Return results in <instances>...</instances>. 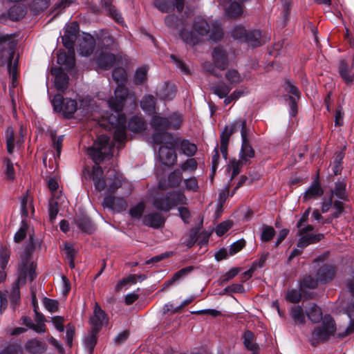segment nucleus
<instances>
[{"mask_svg": "<svg viewBox=\"0 0 354 354\" xmlns=\"http://www.w3.org/2000/svg\"><path fill=\"white\" fill-rule=\"evenodd\" d=\"M113 79L118 83L115 90L114 97L108 100L109 108L113 113L103 116L100 125L108 130L114 129V140L118 147L126 140V117L122 113L124 102L129 100L133 106H136V97L129 93L127 88L121 84L127 80V73L123 68L117 67L113 71Z\"/></svg>", "mask_w": 354, "mask_h": 354, "instance_id": "nucleus-1", "label": "nucleus"}, {"mask_svg": "<svg viewBox=\"0 0 354 354\" xmlns=\"http://www.w3.org/2000/svg\"><path fill=\"white\" fill-rule=\"evenodd\" d=\"M103 171L100 166L93 168V181L95 188L99 191L105 190L108 194L102 202V206L111 209L118 212L124 211L127 207V203L124 198H117L111 194L123 185V180L121 176L115 175L113 178H102Z\"/></svg>", "mask_w": 354, "mask_h": 354, "instance_id": "nucleus-2", "label": "nucleus"}, {"mask_svg": "<svg viewBox=\"0 0 354 354\" xmlns=\"http://www.w3.org/2000/svg\"><path fill=\"white\" fill-rule=\"evenodd\" d=\"M178 34L183 42L193 46L199 43L205 36L211 41L220 39L223 36V31L218 21L209 24L203 18L198 17L195 18L192 29L187 24H183Z\"/></svg>", "mask_w": 354, "mask_h": 354, "instance_id": "nucleus-3", "label": "nucleus"}, {"mask_svg": "<svg viewBox=\"0 0 354 354\" xmlns=\"http://www.w3.org/2000/svg\"><path fill=\"white\" fill-rule=\"evenodd\" d=\"M35 249L33 236L29 234V241L25 248V250L20 257V263L18 268V278L12 284L9 297L11 304L15 308L20 301V285L24 284L28 279L30 281L36 277V265L31 257V254Z\"/></svg>", "mask_w": 354, "mask_h": 354, "instance_id": "nucleus-4", "label": "nucleus"}, {"mask_svg": "<svg viewBox=\"0 0 354 354\" xmlns=\"http://www.w3.org/2000/svg\"><path fill=\"white\" fill-rule=\"evenodd\" d=\"M17 41L15 35H5L0 36V65H7L8 71L12 77V86L17 85V59L14 62V55Z\"/></svg>", "mask_w": 354, "mask_h": 354, "instance_id": "nucleus-5", "label": "nucleus"}, {"mask_svg": "<svg viewBox=\"0 0 354 354\" xmlns=\"http://www.w3.org/2000/svg\"><path fill=\"white\" fill-rule=\"evenodd\" d=\"M153 145H160L158 156L162 164L172 166L177 161V156L174 147L177 145L178 139L169 133H155L152 136Z\"/></svg>", "mask_w": 354, "mask_h": 354, "instance_id": "nucleus-6", "label": "nucleus"}, {"mask_svg": "<svg viewBox=\"0 0 354 354\" xmlns=\"http://www.w3.org/2000/svg\"><path fill=\"white\" fill-rule=\"evenodd\" d=\"M100 45L101 48L96 57V63L100 68L108 69L120 62V57L112 52L117 46L112 37L106 33L103 35L100 38Z\"/></svg>", "mask_w": 354, "mask_h": 354, "instance_id": "nucleus-7", "label": "nucleus"}, {"mask_svg": "<svg viewBox=\"0 0 354 354\" xmlns=\"http://www.w3.org/2000/svg\"><path fill=\"white\" fill-rule=\"evenodd\" d=\"M336 330L335 324L330 315L323 317L320 325L315 327L310 337V342L314 346L327 341L330 337L335 335Z\"/></svg>", "mask_w": 354, "mask_h": 354, "instance_id": "nucleus-8", "label": "nucleus"}, {"mask_svg": "<svg viewBox=\"0 0 354 354\" xmlns=\"http://www.w3.org/2000/svg\"><path fill=\"white\" fill-rule=\"evenodd\" d=\"M113 147L109 145V137L99 136L92 147L88 149V154L96 165H99L112 153Z\"/></svg>", "mask_w": 354, "mask_h": 354, "instance_id": "nucleus-9", "label": "nucleus"}, {"mask_svg": "<svg viewBox=\"0 0 354 354\" xmlns=\"http://www.w3.org/2000/svg\"><path fill=\"white\" fill-rule=\"evenodd\" d=\"M187 203V198L181 192H171L154 199L153 206L158 210L169 212L178 205Z\"/></svg>", "mask_w": 354, "mask_h": 354, "instance_id": "nucleus-10", "label": "nucleus"}, {"mask_svg": "<svg viewBox=\"0 0 354 354\" xmlns=\"http://www.w3.org/2000/svg\"><path fill=\"white\" fill-rule=\"evenodd\" d=\"M212 55L214 66L209 63H205L203 65V68L211 74L218 76V74L216 73L215 68L223 71L229 65L227 53L223 48L216 47L212 50Z\"/></svg>", "mask_w": 354, "mask_h": 354, "instance_id": "nucleus-11", "label": "nucleus"}, {"mask_svg": "<svg viewBox=\"0 0 354 354\" xmlns=\"http://www.w3.org/2000/svg\"><path fill=\"white\" fill-rule=\"evenodd\" d=\"M51 103L55 111L62 112L67 118L71 116L77 109V104L75 100L64 98L60 94L55 95Z\"/></svg>", "mask_w": 354, "mask_h": 354, "instance_id": "nucleus-12", "label": "nucleus"}, {"mask_svg": "<svg viewBox=\"0 0 354 354\" xmlns=\"http://www.w3.org/2000/svg\"><path fill=\"white\" fill-rule=\"evenodd\" d=\"M109 322V318L106 313L101 308L97 303L95 304L93 315L89 319L91 329L94 332H99L101 328L106 326Z\"/></svg>", "mask_w": 354, "mask_h": 354, "instance_id": "nucleus-13", "label": "nucleus"}, {"mask_svg": "<svg viewBox=\"0 0 354 354\" xmlns=\"http://www.w3.org/2000/svg\"><path fill=\"white\" fill-rule=\"evenodd\" d=\"M238 130H240L241 136L243 133L245 137L248 136L249 129L247 128L245 120L236 119L234 120L225 127L220 137L230 140V136Z\"/></svg>", "mask_w": 354, "mask_h": 354, "instance_id": "nucleus-14", "label": "nucleus"}, {"mask_svg": "<svg viewBox=\"0 0 354 354\" xmlns=\"http://www.w3.org/2000/svg\"><path fill=\"white\" fill-rule=\"evenodd\" d=\"M198 231L196 228H193L189 230L182 238V244L192 248L198 239H201L199 242L201 245L206 244L208 241L209 234L207 232H203L198 235Z\"/></svg>", "mask_w": 354, "mask_h": 354, "instance_id": "nucleus-15", "label": "nucleus"}, {"mask_svg": "<svg viewBox=\"0 0 354 354\" xmlns=\"http://www.w3.org/2000/svg\"><path fill=\"white\" fill-rule=\"evenodd\" d=\"M286 91L293 95V96L288 97L290 113V115L294 117L297 113V101L299 99L300 92L298 88L294 85V84L290 80H286Z\"/></svg>", "mask_w": 354, "mask_h": 354, "instance_id": "nucleus-16", "label": "nucleus"}, {"mask_svg": "<svg viewBox=\"0 0 354 354\" xmlns=\"http://www.w3.org/2000/svg\"><path fill=\"white\" fill-rule=\"evenodd\" d=\"M95 40L94 37L88 33H84L79 44V52L82 56L91 55L95 48Z\"/></svg>", "mask_w": 354, "mask_h": 354, "instance_id": "nucleus-17", "label": "nucleus"}, {"mask_svg": "<svg viewBox=\"0 0 354 354\" xmlns=\"http://www.w3.org/2000/svg\"><path fill=\"white\" fill-rule=\"evenodd\" d=\"M254 157V151L249 143L248 136H244L242 133V144L241 148L239 152V158L242 162H245V164H249L250 162V159Z\"/></svg>", "mask_w": 354, "mask_h": 354, "instance_id": "nucleus-18", "label": "nucleus"}, {"mask_svg": "<svg viewBox=\"0 0 354 354\" xmlns=\"http://www.w3.org/2000/svg\"><path fill=\"white\" fill-rule=\"evenodd\" d=\"M57 63L64 66L66 69H71L74 67L75 63V51L59 50L57 53Z\"/></svg>", "mask_w": 354, "mask_h": 354, "instance_id": "nucleus-19", "label": "nucleus"}, {"mask_svg": "<svg viewBox=\"0 0 354 354\" xmlns=\"http://www.w3.org/2000/svg\"><path fill=\"white\" fill-rule=\"evenodd\" d=\"M142 221L147 226L153 228H159L164 225L165 219L161 214L153 212L145 215Z\"/></svg>", "mask_w": 354, "mask_h": 354, "instance_id": "nucleus-20", "label": "nucleus"}, {"mask_svg": "<svg viewBox=\"0 0 354 354\" xmlns=\"http://www.w3.org/2000/svg\"><path fill=\"white\" fill-rule=\"evenodd\" d=\"M52 74L55 75V85L57 90L64 91L68 87V77L62 71L61 68H54L51 71Z\"/></svg>", "mask_w": 354, "mask_h": 354, "instance_id": "nucleus-21", "label": "nucleus"}, {"mask_svg": "<svg viewBox=\"0 0 354 354\" xmlns=\"http://www.w3.org/2000/svg\"><path fill=\"white\" fill-rule=\"evenodd\" d=\"M335 267L331 265H325L321 267L317 272V278L321 283L330 281L335 277Z\"/></svg>", "mask_w": 354, "mask_h": 354, "instance_id": "nucleus-22", "label": "nucleus"}, {"mask_svg": "<svg viewBox=\"0 0 354 354\" xmlns=\"http://www.w3.org/2000/svg\"><path fill=\"white\" fill-rule=\"evenodd\" d=\"M323 234H306L301 235L297 242L298 248H306L310 244H315L322 239H324Z\"/></svg>", "mask_w": 354, "mask_h": 354, "instance_id": "nucleus-23", "label": "nucleus"}, {"mask_svg": "<svg viewBox=\"0 0 354 354\" xmlns=\"http://www.w3.org/2000/svg\"><path fill=\"white\" fill-rule=\"evenodd\" d=\"M46 348V343L37 338L30 339L26 344V349L31 353H42Z\"/></svg>", "mask_w": 354, "mask_h": 354, "instance_id": "nucleus-24", "label": "nucleus"}, {"mask_svg": "<svg viewBox=\"0 0 354 354\" xmlns=\"http://www.w3.org/2000/svg\"><path fill=\"white\" fill-rule=\"evenodd\" d=\"M323 190L318 183V181H314L311 185L304 192L303 199L304 201L308 200L314 199L318 196L322 195Z\"/></svg>", "mask_w": 354, "mask_h": 354, "instance_id": "nucleus-25", "label": "nucleus"}, {"mask_svg": "<svg viewBox=\"0 0 354 354\" xmlns=\"http://www.w3.org/2000/svg\"><path fill=\"white\" fill-rule=\"evenodd\" d=\"M151 125L157 131L156 133H166L165 131L170 128L169 120L158 115L152 118Z\"/></svg>", "mask_w": 354, "mask_h": 354, "instance_id": "nucleus-26", "label": "nucleus"}, {"mask_svg": "<svg viewBox=\"0 0 354 354\" xmlns=\"http://www.w3.org/2000/svg\"><path fill=\"white\" fill-rule=\"evenodd\" d=\"M35 209L32 205V199L26 194L21 198V212L24 218L28 216L30 213H34Z\"/></svg>", "mask_w": 354, "mask_h": 354, "instance_id": "nucleus-27", "label": "nucleus"}, {"mask_svg": "<svg viewBox=\"0 0 354 354\" xmlns=\"http://www.w3.org/2000/svg\"><path fill=\"white\" fill-rule=\"evenodd\" d=\"M8 17L12 21H17L26 15V8L21 4H15L8 11Z\"/></svg>", "mask_w": 354, "mask_h": 354, "instance_id": "nucleus-28", "label": "nucleus"}, {"mask_svg": "<svg viewBox=\"0 0 354 354\" xmlns=\"http://www.w3.org/2000/svg\"><path fill=\"white\" fill-rule=\"evenodd\" d=\"M261 32L257 30H254L250 32H248L245 39L243 41L246 42L249 46L252 47H257L259 46L261 43Z\"/></svg>", "mask_w": 354, "mask_h": 354, "instance_id": "nucleus-29", "label": "nucleus"}, {"mask_svg": "<svg viewBox=\"0 0 354 354\" xmlns=\"http://www.w3.org/2000/svg\"><path fill=\"white\" fill-rule=\"evenodd\" d=\"M146 123L144 119L139 116H134L129 122V129L133 132H140L145 129Z\"/></svg>", "mask_w": 354, "mask_h": 354, "instance_id": "nucleus-30", "label": "nucleus"}, {"mask_svg": "<svg viewBox=\"0 0 354 354\" xmlns=\"http://www.w3.org/2000/svg\"><path fill=\"white\" fill-rule=\"evenodd\" d=\"M225 77L232 86H235L243 81V77L234 68L229 69L226 72Z\"/></svg>", "mask_w": 354, "mask_h": 354, "instance_id": "nucleus-31", "label": "nucleus"}, {"mask_svg": "<svg viewBox=\"0 0 354 354\" xmlns=\"http://www.w3.org/2000/svg\"><path fill=\"white\" fill-rule=\"evenodd\" d=\"M346 183L343 181H339L335 183V187L331 190L330 196L332 198L335 195L339 199L345 201L347 199V195L346 192Z\"/></svg>", "mask_w": 354, "mask_h": 354, "instance_id": "nucleus-32", "label": "nucleus"}, {"mask_svg": "<svg viewBox=\"0 0 354 354\" xmlns=\"http://www.w3.org/2000/svg\"><path fill=\"white\" fill-rule=\"evenodd\" d=\"M339 72L341 77L344 79L346 84H351L353 82L354 75L351 73L348 70V66L344 60H342L339 62Z\"/></svg>", "mask_w": 354, "mask_h": 354, "instance_id": "nucleus-33", "label": "nucleus"}, {"mask_svg": "<svg viewBox=\"0 0 354 354\" xmlns=\"http://www.w3.org/2000/svg\"><path fill=\"white\" fill-rule=\"evenodd\" d=\"M306 315L312 322H318L322 318V312L319 306L313 304L306 310Z\"/></svg>", "mask_w": 354, "mask_h": 354, "instance_id": "nucleus-34", "label": "nucleus"}, {"mask_svg": "<svg viewBox=\"0 0 354 354\" xmlns=\"http://www.w3.org/2000/svg\"><path fill=\"white\" fill-rule=\"evenodd\" d=\"M156 100L152 95L145 96L140 102L141 108L149 113H153L155 111Z\"/></svg>", "mask_w": 354, "mask_h": 354, "instance_id": "nucleus-35", "label": "nucleus"}, {"mask_svg": "<svg viewBox=\"0 0 354 354\" xmlns=\"http://www.w3.org/2000/svg\"><path fill=\"white\" fill-rule=\"evenodd\" d=\"M182 152L187 156L192 157L195 155L197 151V147L195 144L190 142L187 140H183L180 144Z\"/></svg>", "mask_w": 354, "mask_h": 354, "instance_id": "nucleus-36", "label": "nucleus"}, {"mask_svg": "<svg viewBox=\"0 0 354 354\" xmlns=\"http://www.w3.org/2000/svg\"><path fill=\"white\" fill-rule=\"evenodd\" d=\"M102 4L109 14L113 16L118 23L122 22L121 15L118 13L117 10L112 5L111 0H102Z\"/></svg>", "mask_w": 354, "mask_h": 354, "instance_id": "nucleus-37", "label": "nucleus"}, {"mask_svg": "<svg viewBox=\"0 0 354 354\" xmlns=\"http://www.w3.org/2000/svg\"><path fill=\"white\" fill-rule=\"evenodd\" d=\"M153 4L162 12H169L174 7L171 0H154Z\"/></svg>", "mask_w": 354, "mask_h": 354, "instance_id": "nucleus-38", "label": "nucleus"}, {"mask_svg": "<svg viewBox=\"0 0 354 354\" xmlns=\"http://www.w3.org/2000/svg\"><path fill=\"white\" fill-rule=\"evenodd\" d=\"M98 332H94L93 329L89 332L88 336L85 338L84 344L88 353H92L97 342V335Z\"/></svg>", "mask_w": 354, "mask_h": 354, "instance_id": "nucleus-39", "label": "nucleus"}, {"mask_svg": "<svg viewBox=\"0 0 354 354\" xmlns=\"http://www.w3.org/2000/svg\"><path fill=\"white\" fill-rule=\"evenodd\" d=\"M290 315L295 322L299 324L305 323V315L301 306H297L292 308Z\"/></svg>", "mask_w": 354, "mask_h": 354, "instance_id": "nucleus-40", "label": "nucleus"}, {"mask_svg": "<svg viewBox=\"0 0 354 354\" xmlns=\"http://www.w3.org/2000/svg\"><path fill=\"white\" fill-rule=\"evenodd\" d=\"M182 172L178 170H174L168 176V183L173 187H178L182 181Z\"/></svg>", "mask_w": 354, "mask_h": 354, "instance_id": "nucleus-41", "label": "nucleus"}, {"mask_svg": "<svg viewBox=\"0 0 354 354\" xmlns=\"http://www.w3.org/2000/svg\"><path fill=\"white\" fill-rule=\"evenodd\" d=\"M243 165H245V162H242L240 158L239 160L233 159L230 161L227 169L232 171L231 178H233L240 173L241 169Z\"/></svg>", "mask_w": 354, "mask_h": 354, "instance_id": "nucleus-42", "label": "nucleus"}, {"mask_svg": "<svg viewBox=\"0 0 354 354\" xmlns=\"http://www.w3.org/2000/svg\"><path fill=\"white\" fill-rule=\"evenodd\" d=\"M7 150L9 153H12L14 151L15 142V134L12 128L9 127L6 131Z\"/></svg>", "mask_w": 354, "mask_h": 354, "instance_id": "nucleus-43", "label": "nucleus"}, {"mask_svg": "<svg viewBox=\"0 0 354 354\" xmlns=\"http://www.w3.org/2000/svg\"><path fill=\"white\" fill-rule=\"evenodd\" d=\"M214 93L220 98L225 97L230 92L232 87L226 84H218L213 88Z\"/></svg>", "mask_w": 354, "mask_h": 354, "instance_id": "nucleus-44", "label": "nucleus"}, {"mask_svg": "<svg viewBox=\"0 0 354 354\" xmlns=\"http://www.w3.org/2000/svg\"><path fill=\"white\" fill-rule=\"evenodd\" d=\"M10 250L6 246L0 245V268L4 270L10 258Z\"/></svg>", "mask_w": 354, "mask_h": 354, "instance_id": "nucleus-45", "label": "nucleus"}, {"mask_svg": "<svg viewBox=\"0 0 354 354\" xmlns=\"http://www.w3.org/2000/svg\"><path fill=\"white\" fill-rule=\"evenodd\" d=\"M137 279H138L140 281H142L145 279V277L144 275H136V274L131 275L129 277L122 279L116 285V287H115L116 290H118V291L120 290L122 287L127 283H132V284L136 283L137 281Z\"/></svg>", "mask_w": 354, "mask_h": 354, "instance_id": "nucleus-46", "label": "nucleus"}, {"mask_svg": "<svg viewBox=\"0 0 354 354\" xmlns=\"http://www.w3.org/2000/svg\"><path fill=\"white\" fill-rule=\"evenodd\" d=\"M183 183L186 190L193 192H198L199 186L196 177L193 176L186 178L183 180Z\"/></svg>", "mask_w": 354, "mask_h": 354, "instance_id": "nucleus-47", "label": "nucleus"}, {"mask_svg": "<svg viewBox=\"0 0 354 354\" xmlns=\"http://www.w3.org/2000/svg\"><path fill=\"white\" fill-rule=\"evenodd\" d=\"M28 230V226L24 219L21 221V225L19 230L14 236V241L16 243L21 242L26 236Z\"/></svg>", "mask_w": 354, "mask_h": 354, "instance_id": "nucleus-48", "label": "nucleus"}, {"mask_svg": "<svg viewBox=\"0 0 354 354\" xmlns=\"http://www.w3.org/2000/svg\"><path fill=\"white\" fill-rule=\"evenodd\" d=\"M148 68L147 66H142L138 68L134 76V82L136 84H142L147 78Z\"/></svg>", "mask_w": 354, "mask_h": 354, "instance_id": "nucleus-49", "label": "nucleus"}, {"mask_svg": "<svg viewBox=\"0 0 354 354\" xmlns=\"http://www.w3.org/2000/svg\"><path fill=\"white\" fill-rule=\"evenodd\" d=\"M194 270L193 266H187L186 268L180 269L179 271L176 272L173 277L168 281L169 283H171L174 281H178L180 279L185 277L188 274L192 272Z\"/></svg>", "mask_w": 354, "mask_h": 354, "instance_id": "nucleus-50", "label": "nucleus"}, {"mask_svg": "<svg viewBox=\"0 0 354 354\" xmlns=\"http://www.w3.org/2000/svg\"><path fill=\"white\" fill-rule=\"evenodd\" d=\"M165 24L167 27L171 29L178 28L180 26V30L183 27V24H186L185 23L181 21L180 24L178 23L179 20L177 17L174 15H168L165 18Z\"/></svg>", "mask_w": 354, "mask_h": 354, "instance_id": "nucleus-51", "label": "nucleus"}, {"mask_svg": "<svg viewBox=\"0 0 354 354\" xmlns=\"http://www.w3.org/2000/svg\"><path fill=\"white\" fill-rule=\"evenodd\" d=\"M78 32L79 24L76 21H73L66 27L64 35H67L71 39H76Z\"/></svg>", "mask_w": 354, "mask_h": 354, "instance_id": "nucleus-52", "label": "nucleus"}, {"mask_svg": "<svg viewBox=\"0 0 354 354\" xmlns=\"http://www.w3.org/2000/svg\"><path fill=\"white\" fill-rule=\"evenodd\" d=\"M243 343L248 349L250 351L255 349L256 345L254 342V335L251 331L247 330L244 333Z\"/></svg>", "mask_w": 354, "mask_h": 354, "instance_id": "nucleus-53", "label": "nucleus"}, {"mask_svg": "<svg viewBox=\"0 0 354 354\" xmlns=\"http://www.w3.org/2000/svg\"><path fill=\"white\" fill-rule=\"evenodd\" d=\"M76 224L79 228L85 232L91 233L93 230V224L87 218H79L76 221Z\"/></svg>", "mask_w": 354, "mask_h": 354, "instance_id": "nucleus-54", "label": "nucleus"}, {"mask_svg": "<svg viewBox=\"0 0 354 354\" xmlns=\"http://www.w3.org/2000/svg\"><path fill=\"white\" fill-rule=\"evenodd\" d=\"M248 31L245 28L242 26H237L234 27L232 30V36L236 39H239L241 41L245 39Z\"/></svg>", "mask_w": 354, "mask_h": 354, "instance_id": "nucleus-55", "label": "nucleus"}, {"mask_svg": "<svg viewBox=\"0 0 354 354\" xmlns=\"http://www.w3.org/2000/svg\"><path fill=\"white\" fill-rule=\"evenodd\" d=\"M145 209V204L142 202H140L130 209L129 214L133 218H140L142 215Z\"/></svg>", "mask_w": 354, "mask_h": 354, "instance_id": "nucleus-56", "label": "nucleus"}, {"mask_svg": "<svg viewBox=\"0 0 354 354\" xmlns=\"http://www.w3.org/2000/svg\"><path fill=\"white\" fill-rule=\"evenodd\" d=\"M275 231L272 227L266 225L263 227L261 239L262 241L268 242L274 236Z\"/></svg>", "mask_w": 354, "mask_h": 354, "instance_id": "nucleus-57", "label": "nucleus"}, {"mask_svg": "<svg viewBox=\"0 0 354 354\" xmlns=\"http://www.w3.org/2000/svg\"><path fill=\"white\" fill-rule=\"evenodd\" d=\"M168 120L170 127L174 129H178L183 122L182 115L178 113L171 115Z\"/></svg>", "mask_w": 354, "mask_h": 354, "instance_id": "nucleus-58", "label": "nucleus"}, {"mask_svg": "<svg viewBox=\"0 0 354 354\" xmlns=\"http://www.w3.org/2000/svg\"><path fill=\"white\" fill-rule=\"evenodd\" d=\"M239 272V270L236 268H233L231 270H230L228 272L223 274L220 279L219 281L221 284H223L228 281L232 279L234 277H235Z\"/></svg>", "mask_w": 354, "mask_h": 354, "instance_id": "nucleus-59", "label": "nucleus"}, {"mask_svg": "<svg viewBox=\"0 0 354 354\" xmlns=\"http://www.w3.org/2000/svg\"><path fill=\"white\" fill-rule=\"evenodd\" d=\"M197 165L198 163L194 158H189L181 165L180 168L183 171L193 172L196 169Z\"/></svg>", "mask_w": 354, "mask_h": 354, "instance_id": "nucleus-60", "label": "nucleus"}, {"mask_svg": "<svg viewBox=\"0 0 354 354\" xmlns=\"http://www.w3.org/2000/svg\"><path fill=\"white\" fill-rule=\"evenodd\" d=\"M49 218L51 221L55 219L58 213V204L54 199H51L48 204Z\"/></svg>", "mask_w": 354, "mask_h": 354, "instance_id": "nucleus-61", "label": "nucleus"}, {"mask_svg": "<svg viewBox=\"0 0 354 354\" xmlns=\"http://www.w3.org/2000/svg\"><path fill=\"white\" fill-rule=\"evenodd\" d=\"M245 245V241L243 239H240L233 243L229 249V255H234L239 252Z\"/></svg>", "mask_w": 354, "mask_h": 354, "instance_id": "nucleus-62", "label": "nucleus"}, {"mask_svg": "<svg viewBox=\"0 0 354 354\" xmlns=\"http://www.w3.org/2000/svg\"><path fill=\"white\" fill-rule=\"evenodd\" d=\"M44 304L45 308L51 313H55L58 310V301L57 300L45 298Z\"/></svg>", "mask_w": 354, "mask_h": 354, "instance_id": "nucleus-63", "label": "nucleus"}, {"mask_svg": "<svg viewBox=\"0 0 354 354\" xmlns=\"http://www.w3.org/2000/svg\"><path fill=\"white\" fill-rule=\"evenodd\" d=\"M5 174L8 180H13L15 178V169L13 163L9 159L6 160Z\"/></svg>", "mask_w": 354, "mask_h": 354, "instance_id": "nucleus-64", "label": "nucleus"}]
</instances>
